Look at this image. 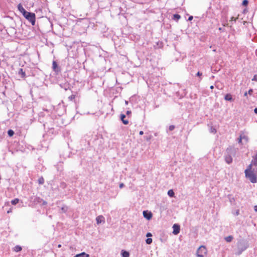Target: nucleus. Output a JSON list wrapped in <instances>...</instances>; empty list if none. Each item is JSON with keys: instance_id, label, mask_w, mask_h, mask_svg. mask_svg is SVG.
<instances>
[{"instance_id": "1", "label": "nucleus", "mask_w": 257, "mask_h": 257, "mask_svg": "<svg viewBox=\"0 0 257 257\" xmlns=\"http://www.w3.org/2000/svg\"><path fill=\"white\" fill-rule=\"evenodd\" d=\"M245 177L248 178L251 183H255L257 182V168L254 167H250L248 166L247 169L245 170Z\"/></svg>"}, {"instance_id": "2", "label": "nucleus", "mask_w": 257, "mask_h": 257, "mask_svg": "<svg viewBox=\"0 0 257 257\" xmlns=\"http://www.w3.org/2000/svg\"><path fill=\"white\" fill-rule=\"evenodd\" d=\"M207 254V249L204 245L200 246L196 251L197 257H206Z\"/></svg>"}, {"instance_id": "3", "label": "nucleus", "mask_w": 257, "mask_h": 257, "mask_svg": "<svg viewBox=\"0 0 257 257\" xmlns=\"http://www.w3.org/2000/svg\"><path fill=\"white\" fill-rule=\"evenodd\" d=\"M23 16L33 26L35 25L36 16L34 13L27 12Z\"/></svg>"}, {"instance_id": "4", "label": "nucleus", "mask_w": 257, "mask_h": 257, "mask_svg": "<svg viewBox=\"0 0 257 257\" xmlns=\"http://www.w3.org/2000/svg\"><path fill=\"white\" fill-rule=\"evenodd\" d=\"M173 233L175 235L178 234L180 232V226L177 224H175L173 226Z\"/></svg>"}, {"instance_id": "5", "label": "nucleus", "mask_w": 257, "mask_h": 257, "mask_svg": "<svg viewBox=\"0 0 257 257\" xmlns=\"http://www.w3.org/2000/svg\"><path fill=\"white\" fill-rule=\"evenodd\" d=\"M96 220L98 224L105 222V218L102 215L98 216L96 218Z\"/></svg>"}, {"instance_id": "6", "label": "nucleus", "mask_w": 257, "mask_h": 257, "mask_svg": "<svg viewBox=\"0 0 257 257\" xmlns=\"http://www.w3.org/2000/svg\"><path fill=\"white\" fill-rule=\"evenodd\" d=\"M144 216L147 219H150L152 217V214L151 212H148L147 211H143Z\"/></svg>"}, {"instance_id": "7", "label": "nucleus", "mask_w": 257, "mask_h": 257, "mask_svg": "<svg viewBox=\"0 0 257 257\" xmlns=\"http://www.w3.org/2000/svg\"><path fill=\"white\" fill-rule=\"evenodd\" d=\"M18 8L19 11L22 13L23 15H24L27 11H26L25 9L23 7L22 5L20 4L18 6Z\"/></svg>"}, {"instance_id": "8", "label": "nucleus", "mask_w": 257, "mask_h": 257, "mask_svg": "<svg viewBox=\"0 0 257 257\" xmlns=\"http://www.w3.org/2000/svg\"><path fill=\"white\" fill-rule=\"evenodd\" d=\"M225 161L227 164H229L232 163V158L230 155H228L225 157Z\"/></svg>"}, {"instance_id": "9", "label": "nucleus", "mask_w": 257, "mask_h": 257, "mask_svg": "<svg viewBox=\"0 0 257 257\" xmlns=\"http://www.w3.org/2000/svg\"><path fill=\"white\" fill-rule=\"evenodd\" d=\"M53 69L55 72H58L60 71V69L57 64V62L55 61L53 62Z\"/></svg>"}, {"instance_id": "10", "label": "nucleus", "mask_w": 257, "mask_h": 257, "mask_svg": "<svg viewBox=\"0 0 257 257\" xmlns=\"http://www.w3.org/2000/svg\"><path fill=\"white\" fill-rule=\"evenodd\" d=\"M125 115L123 114H121L120 115V119L122 121L124 124H127L128 123V121L127 120L125 119Z\"/></svg>"}, {"instance_id": "11", "label": "nucleus", "mask_w": 257, "mask_h": 257, "mask_svg": "<svg viewBox=\"0 0 257 257\" xmlns=\"http://www.w3.org/2000/svg\"><path fill=\"white\" fill-rule=\"evenodd\" d=\"M121 254L122 257H129L130 253L128 251L122 250L121 252Z\"/></svg>"}, {"instance_id": "12", "label": "nucleus", "mask_w": 257, "mask_h": 257, "mask_svg": "<svg viewBox=\"0 0 257 257\" xmlns=\"http://www.w3.org/2000/svg\"><path fill=\"white\" fill-rule=\"evenodd\" d=\"M224 99L226 100H227V101H232V95L231 94H229V93H228L227 94L225 97H224Z\"/></svg>"}, {"instance_id": "13", "label": "nucleus", "mask_w": 257, "mask_h": 257, "mask_svg": "<svg viewBox=\"0 0 257 257\" xmlns=\"http://www.w3.org/2000/svg\"><path fill=\"white\" fill-rule=\"evenodd\" d=\"M74 257H89V254H86L85 252H82L80 254H77Z\"/></svg>"}, {"instance_id": "14", "label": "nucleus", "mask_w": 257, "mask_h": 257, "mask_svg": "<svg viewBox=\"0 0 257 257\" xmlns=\"http://www.w3.org/2000/svg\"><path fill=\"white\" fill-rule=\"evenodd\" d=\"M43 199L39 197H36L34 200L35 203H41Z\"/></svg>"}, {"instance_id": "15", "label": "nucleus", "mask_w": 257, "mask_h": 257, "mask_svg": "<svg viewBox=\"0 0 257 257\" xmlns=\"http://www.w3.org/2000/svg\"><path fill=\"white\" fill-rule=\"evenodd\" d=\"M233 236L231 235L228 236L225 238V240L228 242H231Z\"/></svg>"}, {"instance_id": "16", "label": "nucleus", "mask_w": 257, "mask_h": 257, "mask_svg": "<svg viewBox=\"0 0 257 257\" xmlns=\"http://www.w3.org/2000/svg\"><path fill=\"white\" fill-rule=\"evenodd\" d=\"M240 136L242 140H244L246 142L248 141V138L247 136L245 135L244 134H242L240 135Z\"/></svg>"}, {"instance_id": "17", "label": "nucleus", "mask_w": 257, "mask_h": 257, "mask_svg": "<svg viewBox=\"0 0 257 257\" xmlns=\"http://www.w3.org/2000/svg\"><path fill=\"white\" fill-rule=\"evenodd\" d=\"M168 195L170 196V197H174V191H173V190H169L168 192Z\"/></svg>"}, {"instance_id": "18", "label": "nucleus", "mask_w": 257, "mask_h": 257, "mask_svg": "<svg viewBox=\"0 0 257 257\" xmlns=\"http://www.w3.org/2000/svg\"><path fill=\"white\" fill-rule=\"evenodd\" d=\"M181 17L178 14H175L173 15V19L176 21L179 20L180 19Z\"/></svg>"}, {"instance_id": "19", "label": "nucleus", "mask_w": 257, "mask_h": 257, "mask_svg": "<svg viewBox=\"0 0 257 257\" xmlns=\"http://www.w3.org/2000/svg\"><path fill=\"white\" fill-rule=\"evenodd\" d=\"M22 250V247L19 245H17L14 248V250L16 252H19Z\"/></svg>"}, {"instance_id": "20", "label": "nucleus", "mask_w": 257, "mask_h": 257, "mask_svg": "<svg viewBox=\"0 0 257 257\" xmlns=\"http://www.w3.org/2000/svg\"><path fill=\"white\" fill-rule=\"evenodd\" d=\"M19 202V199L18 198H16L13 200H12L11 203L13 205H16Z\"/></svg>"}, {"instance_id": "21", "label": "nucleus", "mask_w": 257, "mask_h": 257, "mask_svg": "<svg viewBox=\"0 0 257 257\" xmlns=\"http://www.w3.org/2000/svg\"><path fill=\"white\" fill-rule=\"evenodd\" d=\"M38 182L40 184H43L44 183V178L42 177L39 178L38 179Z\"/></svg>"}, {"instance_id": "22", "label": "nucleus", "mask_w": 257, "mask_h": 257, "mask_svg": "<svg viewBox=\"0 0 257 257\" xmlns=\"http://www.w3.org/2000/svg\"><path fill=\"white\" fill-rule=\"evenodd\" d=\"M8 134L10 137H12L14 134V132L12 130H10L8 131Z\"/></svg>"}, {"instance_id": "23", "label": "nucleus", "mask_w": 257, "mask_h": 257, "mask_svg": "<svg viewBox=\"0 0 257 257\" xmlns=\"http://www.w3.org/2000/svg\"><path fill=\"white\" fill-rule=\"evenodd\" d=\"M210 132L211 133L215 134L216 133V130L213 126H211L210 129Z\"/></svg>"}, {"instance_id": "24", "label": "nucleus", "mask_w": 257, "mask_h": 257, "mask_svg": "<svg viewBox=\"0 0 257 257\" xmlns=\"http://www.w3.org/2000/svg\"><path fill=\"white\" fill-rule=\"evenodd\" d=\"M146 241L148 244H150L152 242V239L151 238H148L146 239Z\"/></svg>"}, {"instance_id": "25", "label": "nucleus", "mask_w": 257, "mask_h": 257, "mask_svg": "<svg viewBox=\"0 0 257 257\" xmlns=\"http://www.w3.org/2000/svg\"><path fill=\"white\" fill-rule=\"evenodd\" d=\"M68 208L66 206H64L61 208V210L63 212H66L67 211Z\"/></svg>"}, {"instance_id": "26", "label": "nucleus", "mask_w": 257, "mask_h": 257, "mask_svg": "<svg viewBox=\"0 0 257 257\" xmlns=\"http://www.w3.org/2000/svg\"><path fill=\"white\" fill-rule=\"evenodd\" d=\"M248 1L247 0H243L242 2V5L244 6H246L248 5Z\"/></svg>"}, {"instance_id": "27", "label": "nucleus", "mask_w": 257, "mask_h": 257, "mask_svg": "<svg viewBox=\"0 0 257 257\" xmlns=\"http://www.w3.org/2000/svg\"><path fill=\"white\" fill-rule=\"evenodd\" d=\"M75 95L72 94V95H70V96L69 97V98H69V100H71V101H72V100H74V99H75Z\"/></svg>"}, {"instance_id": "28", "label": "nucleus", "mask_w": 257, "mask_h": 257, "mask_svg": "<svg viewBox=\"0 0 257 257\" xmlns=\"http://www.w3.org/2000/svg\"><path fill=\"white\" fill-rule=\"evenodd\" d=\"M174 128H175V126H174V125H170V126H169V131H173Z\"/></svg>"}, {"instance_id": "29", "label": "nucleus", "mask_w": 257, "mask_h": 257, "mask_svg": "<svg viewBox=\"0 0 257 257\" xmlns=\"http://www.w3.org/2000/svg\"><path fill=\"white\" fill-rule=\"evenodd\" d=\"M238 16L236 18H234L233 17H231V21H236L237 19H238Z\"/></svg>"}, {"instance_id": "30", "label": "nucleus", "mask_w": 257, "mask_h": 257, "mask_svg": "<svg viewBox=\"0 0 257 257\" xmlns=\"http://www.w3.org/2000/svg\"><path fill=\"white\" fill-rule=\"evenodd\" d=\"M252 80L257 81V75H255L253 76V78L252 79Z\"/></svg>"}, {"instance_id": "31", "label": "nucleus", "mask_w": 257, "mask_h": 257, "mask_svg": "<svg viewBox=\"0 0 257 257\" xmlns=\"http://www.w3.org/2000/svg\"><path fill=\"white\" fill-rule=\"evenodd\" d=\"M238 143L239 144H242V139L241 138V136H240V137L239 138H238Z\"/></svg>"}, {"instance_id": "32", "label": "nucleus", "mask_w": 257, "mask_h": 257, "mask_svg": "<svg viewBox=\"0 0 257 257\" xmlns=\"http://www.w3.org/2000/svg\"><path fill=\"white\" fill-rule=\"evenodd\" d=\"M253 92L252 89H250L248 90L247 94H249V95H251Z\"/></svg>"}, {"instance_id": "33", "label": "nucleus", "mask_w": 257, "mask_h": 257, "mask_svg": "<svg viewBox=\"0 0 257 257\" xmlns=\"http://www.w3.org/2000/svg\"><path fill=\"white\" fill-rule=\"evenodd\" d=\"M246 248V247L244 246L242 248H241V250L239 252V254L241 253V252L243 250H244Z\"/></svg>"}, {"instance_id": "34", "label": "nucleus", "mask_w": 257, "mask_h": 257, "mask_svg": "<svg viewBox=\"0 0 257 257\" xmlns=\"http://www.w3.org/2000/svg\"><path fill=\"white\" fill-rule=\"evenodd\" d=\"M124 186V184L121 183L119 184V188H122V187H123Z\"/></svg>"}, {"instance_id": "35", "label": "nucleus", "mask_w": 257, "mask_h": 257, "mask_svg": "<svg viewBox=\"0 0 257 257\" xmlns=\"http://www.w3.org/2000/svg\"><path fill=\"white\" fill-rule=\"evenodd\" d=\"M202 73H201V72H197V76H201V75H202Z\"/></svg>"}, {"instance_id": "36", "label": "nucleus", "mask_w": 257, "mask_h": 257, "mask_svg": "<svg viewBox=\"0 0 257 257\" xmlns=\"http://www.w3.org/2000/svg\"><path fill=\"white\" fill-rule=\"evenodd\" d=\"M41 203H42L43 205H46L47 203V202L46 201H44V200H43Z\"/></svg>"}, {"instance_id": "37", "label": "nucleus", "mask_w": 257, "mask_h": 257, "mask_svg": "<svg viewBox=\"0 0 257 257\" xmlns=\"http://www.w3.org/2000/svg\"><path fill=\"white\" fill-rule=\"evenodd\" d=\"M254 211H255V212H257V205H255V206H254Z\"/></svg>"}, {"instance_id": "38", "label": "nucleus", "mask_w": 257, "mask_h": 257, "mask_svg": "<svg viewBox=\"0 0 257 257\" xmlns=\"http://www.w3.org/2000/svg\"><path fill=\"white\" fill-rule=\"evenodd\" d=\"M151 236H152V234H151V233H150V232H149V233H148L147 234V237Z\"/></svg>"}, {"instance_id": "39", "label": "nucleus", "mask_w": 257, "mask_h": 257, "mask_svg": "<svg viewBox=\"0 0 257 257\" xmlns=\"http://www.w3.org/2000/svg\"><path fill=\"white\" fill-rule=\"evenodd\" d=\"M131 113V111L130 110H127V111H126V114H127V115H129V114H130Z\"/></svg>"}, {"instance_id": "40", "label": "nucleus", "mask_w": 257, "mask_h": 257, "mask_svg": "<svg viewBox=\"0 0 257 257\" xmlns=\"http://www.w3.org/2000/svg\"><path fill=\"white\" fill-rule=\"evenodd\" d=\"M193 19V16H190L188 18L189 21H191Z\"/></svg>"}, {"instance_id": "41", "label": "nucleus", "mask_w": 257, "mask_h": 257, "mask_svg": "<svg viewBox=\"0 0 257 257\" xmlns=\"http://www.w3.org/2000/svg\"><path fill=\"white\" fill-rule=\"evenodd\" d=\"M139 134H140V135H143L144 134V132H143V131H140V133H139Z\"/></svg>"}, {"instance_id": "42", "label": "nucleus", "mask_w": 257, "mask_h": 257, "mask_svg": "<svg viewBox=\"0 0 257 257\" xmlns=\"http://www.w3.org/2000/svg\"><path fill=\"white\" fill-rule=\"evenodd\" d=\"M254 112L255 113L257 114V108H255L254 109Z\"/></svg>"}, {"instance_id": "43", "label": "nucleus", "mask_w": 257, "mask_h": 257, "mask_svg": "<svg viewBox=\"0 0 257 257\" xmlns=\"http://www.w3.org/2000/svg\"><path fill=\"white\" fill-rule=\"evenodd\" d=\"M21 71L22 72V74L25 75V73L23 72V70L22 69H21Z\"/></svg>"}, {"instance_id": "44", "label": "nucleus", "mask_w": 257, "mask_h": 257, "mask_svg": "<svg viewBox=\"0 0 257 257\" xmlns=\"http://www.w3.org/2000/svg\"><path fill=\"white\" fill-rule=\"evenodd\" d=\"M239 214V210H237L236 212V215H238Z\"/></svg>"}, {"instance_id": "45", "label": "nucleus", "mask_w": 257, "mask_h": 257, "mask_svg": "<svg viewBox=\"0 0 257 257\" xmlns=\"http://www.w3.org/2000/svg\"><path fill=\"white\" fill-rule=\"evenodd\" d=\"M213 88H214V86H213L211 85V86H210V89H213Z\"/></svg>"}, {"instance_id": "46", "label": "nucleus", "mask_w": 257, "mask_h": 257, "mask_svg": "<svg viewBox=\"0 0 257 257\" xmlns=\"http://www.w3.org/2000/svg\"><path fill=\"white\" fill-rule=\"evenodd\" d=\"M58 247L59 248L61 247V244H59V245H58Z\"/></svg>"}, {"instance_id": "47", "label": "nucleus", "mask_w": 257, "mask_h": 257, "mask_svg": "<svg viewBox=\"0 0 257 257\" xmlns=\"http://www.w3.org/2000/svg\"><path fill=\"white\" fill-rule=\"evenodd\" d=\"M247 93L246 92H245V93H244V96H246V95H247Z\"/></svg>"}, {"instance_id": "48", "label": "nucleus", "mask_w": 257, "mask_h": 257, "mask_svg": "<svg viewBox=\"0 0 257 257\" xmlns=\"http://www.w3.org/2000/svg\"><path fill=\"white\" fill-rule=\"evenodd\" d=\"M11 212V210H9V211H8V213H9Z\"/></svg>"}, {"instance_id": "49", "label": "nucleus", "mask_w": 257, "mask_h": 257, "mask_svg": "<svg viewBox=\"0 0 257 257\" xmlns=\"http://www.w3.org/2000/svg\"><path fill=\"white\" fill-rule=\"evenodd\" d=\"M240 245H241L240 244H238V246H239Z\"/></svg>"}]
</instances>
